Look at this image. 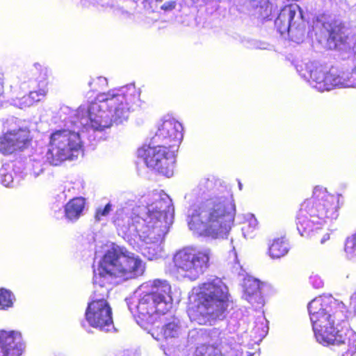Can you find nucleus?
I'll return each instance as SVG.
<instances>
[{
  "label": "nucleus",
  "mask_w": 356,
  "mask_h": 356,
  "mask_svg": "<svg viewBox=\"0 0 356 356\" xmlns=\"http://www.w3.org/2000/svg\"><path fill=\"white\" fill-rule=\"evenodd\" d=\"M127 204L118 209L113 216L119 234L131 238L138 236L144 243L142 254L147 259L162 257L164 237L174 218L171 199L165 195L146 207H134V201Z\"/></svg>",
  "instance_id": "nucleus-1"
},
{
  "label": "nucleus",
  "mask_w": 356,
  "mask_h": 356,
  "mask_svg": "<svg viewBox=\"0 0 356 356\" xmlns=\"http://www.w3.org/2000/svg\"><path fill=\"white\" fill-rule=\"evenodd\" d=\"M145 266L138 256L124 248L113 247L108 250L94 269L93 284L95 291L85 313L90 326L103 332L114 329L112 309L105 300L108 289L106 284L113 277L121 281L135 279L145 272Z\"/></svg>",
  "instance_id": "nucleus-2"
},
{
  "label": "nucleus",
  "mask_w": 356,
  "mask_h": 356,
  "mask_svg": "<svg viewBox=\"0 0 356 356\" xmlns=\"http://www.w3.org/2000/svg\"><path fill=\"white\" fill-rule=\"evenodd\" d=\"M140 95L134 84L101 93L95 102L80 106L70 122L99 131L110 128L113 123L121 124L140 106Z\"/></svg>",
  "instance_id": "nucleus-3"
},
{
  "label": "nucleus",
  "mask_w": 356,
  "mask_h": 356,
  "mask_svg": "<svg viewBox=\"0 0 356 356\" xmlns=\"http://www.w3.org/2000/svg\"><path fill=\"white\" fill-rule=\"evenodd\" d=\"M316 341L323 345H346L342 356H354L356 353V334L344 330L345 305L332 296H320L313 299L307 306Z\"/></svg>",
  "instance_id": "nucleus-4"
},
{
  "label": "nucleus",
  "mask_w": 356,
  "mask_h": 356,
  "mask_svg": "<svg viewBox=\"0 0 356 356\" xmlns=\"http://www.w3.org/2000/svg\"><path fill=\"white\" fill-rule=\"evenodd\" d=\"M235 211L231 195L215 197L188 209V225L199 235L224 238L231 229Z\"/></svg>",
  "instance_id": "nucleus-5"
},
{
  "label": "nucleus",
  "mask_w": 356,
  "mask_h": 356,
  "mask_svg": "<svg viewBox=\"0 0 356 356\" xmlns=\"http://www.w3.org/2000/svg\"><path fill=\"white\" fill-rule=\"evenodd\" d=\"M182 126L173 118L165 120L158 128L152 140L162 145L156 147L143 145L138 149L139 158L143 159L148 168L170 177L173 175L175 163V150L183 138Z\"/></svg>",
  "instance_id": "nucleus-6"
},
{
  "label": "nucleus",
  "mask_w": 356,
  "mask_h": 356,
  "mask_svg": "<svg viewBox=\"0 0 356 356\" xmlns=\"http://www.w3.org/2000/svg\"><path fill=\"white\" fill-rule=\"evenodd\" d=\"M338 197L325 188H314L313 195L300 207L296 218L297 229L302 236H312L315 231L338 217Z\"/></svg>",
  "instance_id": "nucleus-7"
},
{
  "label": "nucleus",
  "mask_w": 356,
  "mask_h": 356,
  "mask_svg": "<svg viewBox=\"0 0 356 356\" xmlns=\"http://www.w3.org/2000/svg\"><path fill=\"white\" fill-rule=\"evenodd\" d=\"M66 119L67 129H59L52 133L49 138L48 150L46 153L47 161L51 165H58L62 161L76 158L81 151L82 142L80 136L81 130L88 131L92 128L86 129L82 126H77L70 122L73 120L76 111Z\"/></svg>",
  "instance_id": "nucleus-8"
},
{
  "label": "nucleus",
  "mask_w": 356,
  "mask_h": 356,
  "mask_svg": "<svg viewBox=\"0 0 356 356\" xmlns=\"http://www.w3.org/2000/svg\"><path fill=\"white\" fill-rule=\"evenodd\" d=\"M296 67L299 74L320 92L334 88H356V79L353 78V74H356V53L352 72L339 71L333 68L327 72L322 66H318L316 63L311 61L298 62Z\"/></svg>",
  "instance_id": "nucleus-9"
},
{
  "label": "nucleus",
  "mask_w": 356,
  "mask_h": 356,
  "mask_svg": "<svg viewBox=\"0 0 356 356\" xmlns=\"http://www.w3.org/2000/svg\"><path fill=\"white\" fill-rule=\"evenodd\" d=\"M196 291L197 312L207 320L221 319L229 304V290L219 277L209 278Z\"/></svg>",
  "instance_id": "nucleus-10"
},
{
  "label": "nucleus",
  "mask_w": 356,
  "mask_h": 356,
  "mask_svg": "<svg viewBox=\"0 0 356 356\" xmlns=\"http://www.w3.org/2000/svg\"><path fill=\"white\" fill-rule=\"evenodd\" d=\"M211 257V250L207 248H183L173 257L175 271L181 277L196 280L209 268Z\"/></svg>",
  "instance_id": "nucleus-11"
},
{
  "label": "nucleus",
  "mask_w": 356,
  "mask_h": 356,
  "mask_svg": "<svg viewBox=\"0 0 356 356\" xmlns=\"http://www.w3.org/2000/svg\"><path fill=\"white\" fill-rule=\"evenodd\" d=\"M148 285H141L133 297L127 299L129 311L134 315H138L142 321L148 323H153L156 319V315H165L168 310H162L158 302L144 289Z\"/></svg>",
  "instance_id": "nucleus-12"
},
{
  "label": "nucleus",
  "mask_w": 356,
  "mask_h": 356,
  "mask_svg": "<svg viewBox=\"0 0 356 356\" xmlns=\"http://www.w3.org/2000/svg\"><path fill=\"white\" fill-rule=\"evenodd\" d=\"M275 24L281 35L288 33L297 42L304 38L302 15L296 4L285 6L275 19Z\"/></svg>",
  "instance_id": "nucleus-13"
},
{
  "label": "nucleus",
  "mask_w": 356,
  "mask_h": 356,
  "mask_svg": "<svg viewBox=\"0 0 356 356\" xmlns=\"http://www.w3.org/2000/svg\"><path fill=\"white\" fill-rule=\"evenodd\" d=\"M26 349L22 334L17 330H0V356H22Z\"/></svg>",
  "instance_id": "nucleus-14"
},
{
  "label": "nucleus",
  "mask_w": 356,
  "mask_h": 356,
  "mask_svg": "<svg viewBox=\"0 0 356 356\" xmlns=\"http://www.w3.org/2000/svg\"><path fill=\"white\" fill-rule=\"evenodd\" d=\"M34 67L35 70L41 71L40 76L38 78V80L30 81L31 86L29 88H32L33 90L30 91L28 95L24 96L20 99L21 108L29 107L35 102L41 101L44 98L48 92L47 70L42 69L41 65L39 64H35Z\"/></svg>",
  "instance_id": "nucleus-15"
},
{
  "label": "nucleus",
  "mask_w": 356,
  "mask_h": 356,
  "mask_svg": "<svg viewBox=\"0 0 356 356\" xmlns=\"http://www.w3.org/2000/svg\"><path fill=\"white\" fill-rule=\"evenodd\" d=\"M29 131L19 129L7 132L0 138V152L10 154L17 149L23 148L29 141Z\"/></svg>",
  "instance_id": "nucleus-16"
},
{
  "label": "nucleus",
  "mask_w": 356,
  "mask_h": 356,
  "mask_svg": "<svg viewBox=\"0 0 356 356\" xmlns=\"http://www.w3.org/2000/svg\"><path fill=\"white\" fill-rule=\"evenodd\" d=\"M149 287L147 291L156 299L162 310H170L172 306V299L170 296L171 286L166 280H155L152 282L145 284Z\"/></svg>",
  "instance_id": "nucleus-17"
},
{
  "label": "nucleus",
  "mask_w": 356,
  "mask_h": 356,
  "mask_svg": "<svg viewBox=\"0 0 356 356\" xmlns=\"http://www.w3.org/2000/svg\"><path fill=\"white\" fill-rule=\"evenodd\" d=\"M162 321L163 325L155 331L156 337H154V333L152 336L157 340L161 338L168 339L179 337L183 330V326L179 318L175 316H166L163 317Z\"/></svg>",
  "instance_id": "nucleus-18"
},
{
  "label": "nucleus",
  "mask_w": 356,
  "mask_h": 356,
  "mask_svg": "<svg viewBox=\"0 0 356 356\" xmlns=\"http://www.w3.org/2000/svg\"><path fill=\"white\" fill-rule=\"evenodd\" d=\"M243 297L256 308H261L264 305V299L261 292V284L257 280L246 279L244 282Z\"/></svg>",
  "instance_id": "nucleus-19"
},
{
  "label": "nucleus",
  "mask_w": 356,
  "mask_h": 356,
  "mask_svg": "<svg viewBox=\"0 0 356 356\" xmlns=\"http://www.w3.org/2000/svg\"><path fill=\"white\" fill-rule=\"evenodd\" d=\"M85 207V199L75 197L71 200L65 207V216L71 221H76L82 215Z\"/></svg>",
  "instance_id": "nucleus-20"
},
{
  "label": "nucleus",
  "mask_w": 356,
  "mask_h": 356,
  "mask_svg": "<svg viewBox=\"0 0 356 356\" xmlns=\"http://www.w3.org/2000/svg\"><path fill=\"white\" fill-rule=\"evenodd\" d=\"M268 332V321L264 314L261 313L257 316L254 325L251 331L254 341H261Z\"/></svg>",
  "instance_id": "nucleus-21"
},
{
  "label": "nucleus",
  "mask_w": 356,
  "mask_h": 356,
  "mask_svg": "<svg viewBox=\"0 0 356 356\" xmlns=\"http://www.w3.org/2000/svg\"><path fill=\"white\" fill-rule=\"evenodd\" d=\"M289 250V247L286 241L281 238L273 241L269 247L268 252L270 257L275 259L280 258L286 254Z\"/></svg>",
  "instance_id": "nucleus-22"
},
{
  "label": "nucleus",
  "mask_w": 356,
  "mask_h": 356,
  "mask_svg": "<svg viewBox=\"0 0 356 356\" xmlns=\"http://www.w3.org/2000/svg\"><path fill=\"white\" fill-rule=\"evenodd\" d=\"M258 228V222L254 216L248 213L245 216V222L242 227V232L245 238H252L256 235Z\"/></svg>",
  "instance_id": "nucleus-23"
},
{
  "label": "nucleus",
  "mask_w": 356,
  "mask_h": 356,
  "mask_svg": "<svg viewBox=\"0 0 356 356\" xmlns=\"http://www.w3.org/2000/svg\"><path fill=\"white\" fill-rule=\"evenodd\" d=\"M194 356H222V355L217 347L203 344L196 348Z\"/></svg>",
  "instance_id": "nucleus-24"
},
{
  "label": "nucleus",
  "mask_w": 356,
  "mask_h": 356,
  "mask_svg": "<svg viewBox=\"0 0 356 356\" xmlns=\"http://www.w3.org/2000/svg\"><path fill=\"white\" fill-rule=\"evenodd\" d=\"M14 295L9 290L0 289V309H7L13 307Z\"/></svg>",
  "instance_id": "nucleus-25"
},
{
  "label": "nucleus",
  "mask_w": 356,
  "mask_h": 356,
  "mask_svg": "<svg viewBox=\"0 0 356 356\" xmlns=\"http://www.w3.org/2000/svg\"><path fill=\"white\" fill-rule=\"evenodd\" d=\"M88 85L91 90L98 91L104 89L107 86L108 81L104 76H97L96 78H91Z\"/></svg>",
  "instance_id": "nucleus-26"
},
{
  "label": "nucleus",
  "mask_w": 356,
  "mask_h": 356,
  "mask_svg": "<svg viewBox=\"0 0 356 356\" xmlns=\"http://www.w3.org/2000/svg\"><path fill=\"white\" fill-rule=\"evenodd\" d=\"M345 251L350 257H356V234L347 238Z\"/></svg>",
  "instance_id": "nucleus-27"
},
{
  "label": "nucleus",
  "mask_w": 356,
  "mask_h": 356,
  "mask_svg": "<svg viewBox=\"0 0 356 356\" xmlns=\"http://www.w3.org/2000/svg\"><path fill=\"white\" fill-rule=\"evenodd\" d=\"M13 181L12 174L8 171L6 165L0 168V182L5 186H9Z\"/></svg>",
  "instance_id": "nucleus-28"
},
{
  "label": "nucleus",
  "mask_w": 356,
  "mask_h": 356,
  "mask_svg": "<svg viewBox=\"0 0 356 356\" xmlns=\"http://www.w3.org/2000/svg\"><path fill=\"white\" fill-rule=\"evenodd\" d=\"M113 209V205L108 202L104 208L99 207L96 210L95 218L96 220L101 221L104 217H106Z\"/></svg>",
  "instance_id": "nucleus-29"
},
{
  "label": "nucleus",
  "mask_w": 356,
  "mask_h": 356,
  "mask_svg": "<svg viewBox=\"0 0 356 356\" xmlns=\"http://www.w3.org/2000/svg\"><path fill=\"white\" fill-rule=\"evenodd\" d=\"M85 188V183L82 179H78L75 182L70 184L67 190L74 195L83 193Z\"/></svg>",
  "instance_id": "nucleus-30"
},
{
  "label": "nucleus",
  "mask_w": 356,
  "mask_h": 356,
  "mask_svg": "<svg viewBox=\"0 0 356 356\" xmlns=\"http://www.w3.org/2000/svg\"><path fill=\"white\" fill-rule=\"evenodd\" d=\"M311 284L316 289H320L323 286L324 282L321 277L316 275L312 274L309 277Z\"/></svg>",
  "instance_id": "nucleus-31"
},
{
  "label": "nucleus",
  "mask_w": 356,
  "mask_h": 356,
  "mask_svg": "<svg viewBox=\"0 0 356 356\" xmlns=\"http://www.w3.org/2000/svg\"><path fill=\"white\" fill-rule=\"evenodd\" d=\"M249 3L253 8H264L267 5L268 0H250Z\"/></svg>",
  "instance_id": "nucleus-32"
},
{
  "label": "nucleus",
  "mask_w": 356,
  "mask_h": 356,
  "mask_svg": "<svg viewBox=\"0 0 356 356\" xmlns=\"http://www.w3.org/2000/svg\"><path fill=\"white\" fill-rule=\"evenodd\" d=\"M175 8V1H168L165 2L162 6L161 9L164 10H172Z\"/></svg>",
  "instance_id": "nucleus-33"
},
{
  "label": "nucleus",
  "mask_w": 356,
  "mask_h": 356,
  "mask_svg": "<svg viewBox=\"0 0 356 356\" xmlns=\"http://www.w3.org/2000/svg\"><path fill=\"white\" fill-rule=\"evenodd\" d=\"M3 74L0 72V97L3 93Z\"/></svg>",
  "instance_id": "nucleus-34"
},
{
  "label": "nucleus",
  "mask_w": 356,
  "mask_h": 356,
  "mask_svg": "<svg viewBox=\"0 0 356 356\" xmlns=\"http://www.w3.org/2000/svg\"><path fill=\"white\" fill-rule=\"evenodd\" d=\"M330 238V234L328 233H325L323 235L320 242L321 244H323L326 241Z\"/></svg>",
  "instance_id": "nucleus-35"
},
{
  "label": "nucleus",
  "mask_w": 356,
  "mask_h": 356,
  "mask_svg": "<svg viewBox=\"0 0 356 356\" xmlns=\"http://www.w3.org/2000/svg\"><path fill=\"white\" fill-rule=\"evenodd\" d=\"M65 113H67V111H70V109L68 107H64L62 108Z\"/></svg>",
  "instance_id": "nucleus-36"
},
{
  "label": "nucleus",
  "mask_w": 356,
  "mask_h": 356,
  "mask_svg": "<svg viewBox=\"0 0 356 356\" xmlns=\"http://www.w3.org/2000/svg\"><path fill=\"white\" fill-rule=\"evenodd\" d=\"M238 186H239L240 190H241V188H242L241 183H240V182L238 183Z\"/></svg>",
  "instance_id": "nucleus-37"
},
{
  "label": "nucleus",
  "mask_w": 356,
  "mask_h": 356,
  "mask_svg": "<svg viewBox=\"0 0 356 356\" xmlns=\"http://www.w3.org/2000/svg\"><path fill=\"white\" fill-rule=\"evenodd\" d=\"M237 356H241V353L240 352V353H239V355H237Z\"/></svg>",
  "instance_id": "nucleus-38"
}]
</instances>
